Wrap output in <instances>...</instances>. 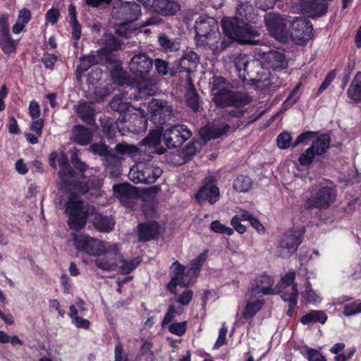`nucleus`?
Wrapping results in <instances>:
<instances>
[{"label":"nucleus","mask_w":361,"mask_h":361,"mask_svg":"<svg viewBox=\"0 0 361 361\" xmlns=\"http://www.w3.org/2000/svg\"><path fill=\"white\" fill-rule=\"evenodd\" d=\"M65 212L69 215L68 224L75 231L83 228L89 216L94 215L93 224L101 232L108 233L112 231L114 221L110 216H103L96 212V208L85 204L77 196L71 195L65 204Z\"/></svg>","instance_id":"1"},{"label":"nucleus","mask_w":361,"mask_h":361,"mask_svg":"<svg viewBox=\"0 0 361 361\" xmlns=\"http://www.w3.org/2000/svg\"><path fill=\"white\" fill-rule=\"evenodd\" d=\"M71 161L74 167L80 172H84L85 171H86L87 168V164L85 162L80 161L78 157L79 150L73 147L71 150Z\"/></svg>","instance_id":"53"},{"label":"nucleus","mask_w":361,"mask_h":361,"mask_svg":"<svg viewBox=\"0 0 361 361\" xmlns=\"http://www.w3.org/2000/svg\"><path fill=\"white\" fill-rule=\"evenodd\" d=\"M316 156L313 147H310L299 156L298 162L302 166H310Z\"/></svg>","instance_id":"48"},{"label":"nucleus","mask_w":361,"mask_h":361,"mask_svg":"<svg viewBox=\"0 0 361 361\" xmlns=\"http://www.w3.org/2000/svg\"><path fill=\"white\" fill-rule=\"evenodd\" d=\"M250 45H267V42L263 37H261L260 33L255 27L250 25Z\"/></svg>","instance_id":"56"},{"label":"nucleus","mask_w":361,"mask_h":361,"mask_svg":"<svg viewBox=\"0 0 361 361\" xmlns=\"http://www.w3.org/2000/svg\"><path fill=\"white\" fill-rule=\"evenodd\" d=\"M114 361H128V355L123 354V348L120 342L115 346Z\"/></svg>","instance_id":"64"},{"label":"nucleus","mask_w":361,"mask_h":361,"mask_svg":"<svg viewBox=\"0 0 361 361\" xmlns=\"http://www.w3.org/2000/svg\"><path fill=\"white\" fill-rule=\"evenodd\" d=\"M247 2H241L236 7L234 17H226L221 21L223 31L229 39L240 44H248Z\"/></svg>","instance_id":"5"},{"label":"nucleus","mask_w":361,"mask_h":361,"mask_svg":"<svg viewBox=\"0 0 361 361\" xmlns=\"http://www.w3.org/2000/svg\"><path fill=\"white\" fill-rule=\"evenodd\" d=\"M152 65V59L145 53L135 54L128 63L129 70L135 80L146 79Z\"/></svg>","instance_id":"17"},{"label":"nucleus","mask_w":361,"mask_h":361,"mask_svg":"<svg viewBox=\"0 0 361 361\" xmlns=\"http://www.w3.org/2000/svg\"><path fill=\"white\" fill-rule=\"evenodd\" d=\"M274 283L272 276L267 274L261 275L256 279L252 290L256 293H262L267 295L279 293V291L275 292L272 288Z\"/></svg>","instance_id":"23"},{"label":"nucleus","mask_w":361,"mask_h":361,"mask_svg":"<svg viewBox=\"0 0 361 361\" xmlns=\"http://www.w3.org/2000/svg\"><path fill=\"white\" fill-rule=\"evenodd\" d=\"M152 10L162 16H173L180 10L177 0H148Z\"/></svg>","instance_id":"22"},{"label":"nucleus","mask_w":361,"mask_h":361,"mask_svg":"<svg viewBox=\"0 0 361 361\" xmlns=\"http://www.w3.org/2000/svg\"><path fill=\"white\" fill-rule=\"evenodd\" d=\"M102 132L108 139H111L116 133V126L113 119L104 117L100 120Z\"/></svg>","instance_id":"40"},{"label":"nucleus","mask_w":361,"mask_h":361,"mask_svg":"<svg viewBox=\"0 0 361 361\" xmlns=\"http://www.w3.org/2000/svg\"><path fill=\"white\" fill-rule=\"evenodd\" d=\"M119 255V250L117 248L116 255L108 254L106 252H103L102 257L97 258L94 260V264L97 267L104 271H114L118 266L117 263V257Z\"/></svg>","instance_id":"27"},{"label":"nucleus","mask_w":361,"mask_h":361,"mask_svg":"<svg viewBox=\"0 0 361 361\" xmlns=\"http://www.w3.org/2000/svg\"><path fill=\"white\" fill-rule=\"evenodd\" d=\"M188 106L196 111L199 108V97L193 85L190 84L185 94Z\"/></svg>","instance_id":"38"},{"label":"nucleus","mask_w":361,"mask_h":361,"mask_svg":"<svg viewBox=\"0 0 361 361\" xmlns=\"http://www.w3.org/2000/svg\"><path fill=\"white\" fill-rule=\"evenodd\" d=\"M336 197L335 186H324L319 189L314 197L306 200L305 207L307 209H326L336 201Z\"/></svg>","instance_id":"11"},{"label":"nucleus","mask_w":361,"mask_h":361,"mask_svg":"<svg viewBox=\"0 0 361 361\" xmlns=\"http://www.w3.org/2000/svg\"><path fill=\"white\" fill-rule=\"evenodd\" d=\"M125 124L123 128H126L128 131L135 134L144 133L147 128V121L141 115L133 114L129 119H127V115H120L116 121V128L120 130V125Z\"/></svg>","instance_id":"19"},{"label":"nucleus","mask_w":361,"mask_h":361,"mask_svg":"<svg viewBox=\"0 0 361 361\" xmlns=\"http://www.w3.org/2000/svg\"><path fill=\"white\" fill-rule=\"evenodd\" d=\"M102 186V180L99 178H92L88 180L85 183H78L75 189L80 194L85 195L90 193V195H97Z\"/></svg>","instance_id":"29"},{"label":"nucleus","mask_w":361,"mask_h":361,"mask_svg":"<svg viewBox=\"0 0 361 361\" xmlns=\"http://www.w3.org/2000/svg\"><path fill=\"white\" fill-rule=\"evenodd\" d=\"M293 137L290 133L288 132H283L280 133L276 138V142L279 148L281 149H286L292 147Z\"/></svg>","instance_id":"52"},{"label":"nucleus","mask_w":361,"mask_h":361,"mask_svg":"<svg viewBox=\"0 0 361 361\" xmlns=\"http://www.w3.org/2000/svg\"><path fill=\"white\" fill-rule=\"evenodd\" d=\"M264 23L270 35L279 41L286 39L287 21L279 13L270 12L264 15Z\"/></svg>","instance_id":"16"},{"label":"nucleus","mask_w":361,"mask_h":361,"mask_svg":"<svg viewBox=\"0 0 361 361\" xmlns=\"http://www.w3.org/2000/svg\"><path fill=\"white\" fill-rule=\"evenodd\" d=\"M187 325V322H175L169 325V331L173 334L181 336L185 333Z\"/></svg>","instance_id":"59"},{"label":"nucleus","mask_w":361,"mask_h":361,"mask_svg":"<svg viewBox=\"0 0 361 361\" xmlns=\"http://www.w3.org/2000/svg\"><path fill=\"white\" fill-rule=\"evenodd\" d=\"M113 190L115 196L123 204L129 205L135 196V188L128 183L114 185Z\"/></svg>","instance_id":"25"},{"label":"nucleus","mask_w":361,"mask_h":361,"mask_svg":"<svg viewBox=\"0 0 361 361\" xmlns=\"http://www.w3.org/2000/svg\"><path fill=\"white\" fill-rule=\"evenodd\" d=\"M269 47L267 45L264 46V48H256L253 51L255 57L258 56L264 59L267 65L264 68L272 69L274 71H281L286 69L288 66L287 61H286L285 54L282 52L270 50ZM265 66L264 63H263Z\"/></svg>","instance_id":"14"},{"label":"nucleus","mask_w":361,"mask_h":361,"mask_svg":"<svg viewBox=\"0 0 361 361\" xmlns=\"http://www.w3.org/2000/svg\"><path fill=\"white\" fill-rule=\"evenodd\" d=\"M159 233V225L156 221H148L138 225V239L140 241H149L155 238Z\"/></svg>","instance_id":"24"},{"label":"nucleus","mask_w":361,"mask_h":361,"mask_svg":"<svg viewBox=\"0 0 361 361\" xmlns=\"http://www.w3.org/2000/svg\"><path fill=\"white\" fill-rule=\"evenodd\" d=\"M280 293L281 299L285 302H288V305L298 304V289L297 283L292 286L291 291L284 290Z\"/></svg>","instance_id":"41"},{"label":"nucleus","mask_w":361,"mask_h":361,"mask_svg":"<svg viewBox=\"0 0 361 361\" xmlns=\"http://www.w3.org/2000/svg\"><path fill=\"white\" fill-rule=\"evenodd\" d=\"M97 58L94 56H86L80 59V64L77 67V72L83 73L96 63Z\"/></svg>","instance_id":"54"},{"label":"nucleus","mask_w":361,"mask_h":361,"mask_svg":"<svg viewBox=\"0 0 361 361\" xmlns=\"http://www.w3.org/2000/svg\"><path fill=\"white\" fill-rule=\"evenodd\" d=\"M336 70L333 69L330 71L326 75L324 80L322 81L320 87L318 90L315 93V97L320 96L330 85V84L334 81L336 76Z\"/></svg>","instance_id":"51"},{"label":"nucleus","mask_w":361,"mask_h":361,"mask_svg":"<svg viewBox=\"0 0 361 361\" xmlns=\"http://www.w3.org/2000/svg\"><path fill=\"white\" fill-rule=\"evenodd\" d=\"M252 66L251 75H250V85L255 86L263 93L272 94L283 84L278 79L274 81V78L271 76L270 71L264 68L260 60L254 59L250 62Z\"/></svg>","instance_id":"6"},{"label":"nucleus","mask_w":361,"mask_h":361,"mask_svg":"<svg viewBox=\"0 0 361 361\" xmlns=\"http://www.w3.org/2000/svg\"><path fill=\"white\" fill-rule=\"evenodd\" d=\"M195 197L200 203L208 201L211 204H213L218 201L219 190L214 183V178L207 177L205 178L204 185L199 190Z\"/></svg>","instance_id":"21"},{"label":"nucleus","mask_w":361,"mask_h":361,"mask_svg":"<svg viewBox=\"0 0 361 361\" xmlns=\"http://www.w3.org/2000/svg\"><path fill=\"white\" fill-rule=\"evenodd\" d=\"M235 71L238 78L243 85L246 84L247 66L248 65V56L245 54H239L234 61Z\"/></svg>","instance_id":"33"},{"label":"nucleus","mask_w":361,"mask_h":361,"mask_svg":"<svg viewBox=\"0 0 361 361\" xmlns=\"http://www.w3.org/2000/svg\"><path fill=\"white\" fill-rule=\"evenodd\" d=\"M92 135L90 130L82 126H75L73 130V141L80 145H87L92 140Z\"/></svg>","instance_id":"31"},{"label":"nucleus","mask_w":361,"mask_h":361,"mask_svg":"<svg viewBox=\"0 0 361 361\" xmlns=\"http://www.w3.org/2000/svg\"><path fill=\"white\" fill-rule=\"evenodd\" d=\"M209 251L205 250L194 258L189 264L188 270L178 261L174 262L170 268L171 281L167 285L168 290L174 295L177 294L176 287H186L193 283L198 276L200 269L206 261Z\"/></svg>","instance_id":"3"},{"label":"nucleus","mask_w":361,"mask_h":361,"mask_svg":"<svg viewBox=\"0 0 361 361\" xmlns=\"http://www.w3.org/2000/svg\"><path fill=\"white\" fill-rule=\"evenodd\" d=\"M155 129L151 130L148 136L142 140L144 145L157 146L161 142V136H163V126H155Z\"/></svg>","instance_id":"37"},{"label":"nucleus","mask_w":361,"mask_h":361,"mask_svg":"<svg viewBox=\"0 0 361 361\" xmlns=\"http://www.w3.org/2000/svg\"><path fill=\"white\" fill-rule=\"evenodd\" d=\"M328 319L327 314L322 310H310L308 313L301 317L300 321L304 325L314 323L324 324Z\"/></svg>","instance_id":"32"},{"label":"nucleus","mask_w":361,"mask_h":361,"mask_svg":"<svg viewBox=\"0 0 361 361\" xmlns=\"http://www.w3.org/2000/svg\"><path fill=\"white\" fill-rule=\"evenodd\" d=\"M192 132L184 124H177L166 129L163 134V139L168 148H178L192 137Z\"/></svg>","instance_id":"12"},{"label":"nucleus","mask_w":361,"mask_h":361,"mask_svg":"<svg viewBox=\"0 0 361 361\" xmlns=\"http://www.w3.org/2000/svg\"><path fill=\"white\" fill-rule=\"evenodd\" d=\"M130 23L123 21L120 25L116 29V33L121 37L128 38L130 37L133 30L130 29Z\"/></svg>","instance_id":"61"},{"label":"nucleus","mask_w":361,"mask_h":361,"mask_svg":"<svg viewBox=\"0 0 361 361\" xmlns=\"http://www.w3.org/2000/svg\"><path fill=\"white\" fill-rule=\"evenodd\" d=\"M0 47L2 51L7 54L15 51L16 45L11 39L10 33L0 34Z\"/></svg>","instance_id":"39"},{"label":"nucleus","mask_w":361,"mask_h":361,"mask_svg":"<svg viewBox=\"0 0 361 361\" xmlns=\"http://www.w3.org/2000/svg\"><path fill=\"white\" fill-rule=\"evenodd\" d=\"M129 103L123 100V98L120 95H116L110 102V107L111 109L122 113L129 108Z\"/></svg>","instance_id":"45"},{"label":"nucleus","mask_w":361,"mask_h":361,"mask_svg":"<svg viewBox=\"0 0 361 361\" xmlns=\"http://www.w3.org/2000/svg\"><path fill=\"white\" fill-rule=\"evenodd\" d=\"M302 86V82H299L294 88L291 90L286 99L282 104L283 110L286 111L290 109L295 103H297L300 97L301 93L300 89Z\"/></svg>","instance_id":"36"},{"label":"nucleus","mask_w":361,"mask_h":361,"mask_svg":"<svg viewBox=\"0 0 361 361\" xmlns=\"http://www.w3.org/2000/svg\"><path fill=\"white\" fill-rule=\"evenodd\" d=\"M361 312V300H355L343 306V314L345 317H350Z\"/></svg>","instance_id":"50"},{"label":"nucleus","mask_w":361,"mask_h":361,"mask_svg":"<svg viewBox=\"0 0 361 361\" xmlns=\"http://www.w3.org/2000/svg\"><path fill=\"white\" fill-rule=\"evenodd\" d=\"M347 95L353 102H361V86L351 83L347 90Z\"/></svg>","instance_id":"55"},{"label":"nucleus","mask_w":361,"mask_h":361,"mask_svg":"<svg viewBox=\"0 0 361 361\" xmlns=\"http://www.w3.org/2000/svg\"><path fill=\"white\" fill-rule=\"evenodd\" d=\"M159 45L165 51H173L178 49V44L166 35H161L158 39Z\"/></svg>","instance_id":"49"},{"label":"nucleus","mask_w":361,"mask_h":361,"mask_svg":"<svg viewBox=\"0 0 361 361\" xmlns=\"http://www.w3.org/2000/svg\"><path fill=\"white\" fill-rule=\"evenodd\" d=\"M74 244L78 251L90 256H102L103 252L116 255L117 245L104 243L97 238L85 235H75Z\"/></svg>","instance_id":"7"},{"label":"nucleus","mask_w":361,"mask_h":361,"mask_svg":"<svg viewBox=\"0 0 361 361\" xmlns=\"http://www.w3.org/2000/svg\"><path fill=\"white\" fill-rule=\"evenodd\" d=\"M9 14L6 13H0V34L9 32Z\"/></svg>","instance_id":"63"},{"label":"nucleus","mask_w":361,"mask_h":361,"mask_svg":"<svg viewBox=\"0 0 361 361\" xmlns=\"http://www.w3.org/2000/svg\"><path fill=\"white\" fill-rule=\"evenodd\" d=\"M210 228L212 231L216 233L226 234L231 235L233 231L231 228L223 225L219 221H213L210 224Z\"/></svg>","instance_id":"57"},{"label":"nucleus","mask_w":361,"mask_h":361,"mask_svg":"<svg viewBox=\"0 0 361 361\" xmlns=\"http://www.w3.org/2000/svg\"><path fill=\"white\" fill-rule=\"evenodd\" d=\"M163 173V170L154 161L146 160L133 165L129 172L128 178L135 183L152 184Z\"/></svg>","instance_id":"8"},{"label":"nucleus","mask_w":361,"mask_h":361,"mask_svg":"<svg viewBox=\"0 0 361 361\" xmlns=\"http://www.w3.org/2000/svg\"><path fill=\"white\" fill-rule=\"evenodd\" d=\"M312 32V24L307 19L295 18L290 24V35L297 44H302L310 40Z\"/></svg>","instance_id":"18"},{"label":"nucleus","mask_w":361,"mask_h":361,"mask_svg":"<svg viewBox=\"0 0 361 361\" xmlns=\"http://www.w3.org/2000/svg\"><path fill=\"white\" fill-rule=\"evenodd\" d=\"M212 100L220 107L233 106L235 109L229 111L231 117H240L245 113L242 109L248 103V95L246 93L233 92L231 85L221 76H214L212 82Z\"/></svg>","instance_id":"2"},{"label":"nucleus","mask_w":361,"mask_h":361,"mask_svg":"<svg viewBox=\"0 0 361 361\" xmlns=\"http://www.w3.org/2000/svg\"><path fill=\"white\" fill-rule=\"evenodd\" d=\"M319 134V131H305L300 134L292 144V148L296 147L298 145H305L307 142L313 140L316 136Z\"/></svg>","instance_id":"47"},{"label":"nucleus","mask_w":361,"mask_h":361,"mask_svg":"<svg viewBox=\"0 0 361 361\" xmlns=\"http://www.w3.org/2000/svg\"><path fill=\"white\" fill-rule=\"evenodd\" d=\"M196 42L197 45L212 49H225L229 42L225 39L219 42L221 34L217 21L207 16H200L195 21Z\"/></svg>","instance_id":"4"},{"label":"nucleus","mask_w":361,"mask_h":361,"mask_svg":"<svg viewBox=\"0 0 361 361\" xmlns=\"http://www.w3.org/2000/svg\"><path fill=\"white\" fill-rule=\"evenodd\" d=\"M150 121L155 126H163L171 117L172 106L166 100L153 99L149 102Z\"/></svg>","instance_id":"13"},{"label":"nucleus","mask_w":361,"mask_h":361,"mask_svg":"<svg viewBox=\"0 0 361 361\" xmlns=\"http://www.w3.org/2000/svg\"><path fill=\"white\" fill-rule=\"evenodd\" d=\"M140 263V259L138 257L133 258L130 261L125 259L119 260L120 271L123 274H128L134 270Z\"/></svg>","instance_id":"42"},{"label":"nucleus","mask_w":361,"mask_h":361,"mask_svg":"<svg viewBox=\"0 0 361 361\" xmlns=\"http://www.w3.org/2000/svg\"><path fill=\"white\" fill-rule=\"evenodd\" d=\"M90 151L94 154L103 157L106 165L116 164L119 162L118 154L134 157L138 152V148L127 143H118L115 147V152L106 145L101 143L93 144Z\"/></svg>","instance_id":"9"},{"label":"nucleus","mask_w":361,"mask_h":361,"mask_svg":"<svg viewBox=\"0 0 361 361\" xmlns=\"http://www.w3.org/2000/svg\"><path fill=\"white\" fill-rule=\"evenodd\" d=\"M230 126L228 124L224 125L222 127L207 126L202 128L200 135L206 142L211 139H216L226 133Z\"/></svg>","instance_id":"28"},{"label":"nucleus","mask_w":361,"mask_h":361,"mask_svg":"<svg viewBox=\"0 0 361 361\" xmlns=\"http://www.w3.org/2000/svg\"><path fill=\"white\" fill-rule=\"evenodd\" d=\"M154 66L159 74L166 75L169 73V63L161 59L154 60Z\"/></svg>","instance_id":"62"},{"label":"nucleus","mask_w":361,"mask_h":361,"mask_svg":"<svg viewBox=\"0 0 361 361\" xmlns=\"http://www.w3.org/2000/svg\"><path fill=\"white\" fill-rule=\"evenodd\" d=\"M197 63V55L194 52H190L183 56L179 60V71H186L187 73H191L196 69Z\"/></svg>","instance_id":"30"},{"label":"nucleus","mask_w":361,"mask_h":361,"mask_svg":"<svg viewBox=\"0 0 361 361\" xmlns=\"http://www.w3.org/2000/svg\"><path fill=\"white\" fill-rule=\"evenodd\" d=\"M77 111L78 115L85 123L91 124L94 121V117L95 111L92 104L83 103L80 104L78 106Z\"/></svg>","instance_id":"34"},{"label":"nucleus","mask_w":361,"mask_h":361,"mask_svg":"<svg viewBox=\"0 0 361 361\" xmlns=\"http://www.w3.org/2000/svg\"><path fill=\"white\" fill-rule=\"evenodd\" d=\"M305 232L304 228H292L283 233L279 241V247L284 252L283 257H288L298 250L303 240Z\"/></svg>","instance_id":"15"},{"label":"nucleus","mask_w":361,"mask_h":361,"mask_svg":"<svg viewBox=\"0 0 361 361\" xmlns=\"http://www.w3.org/2000/svg\"><path fill=\"white\" fill-rule=\"evenodd\" d=\"M68 169H65V167L63 169H60L59 171V177L61 180V181L64 184L67 185H72L75 183V172L74 170L71 168L70 165H68Z\"/></svg>","instance_id":"46"},{"label":"nucleus","mask_w":361,"mask_h":361,"mask_svg":"<svg viewBox=\"0 0 361 361\" xmlns=\"http://www.w3.org/2000/svg\"><path fill=\"white\" fill-rule=\"evenodd\" d=\"M103 44L104 49L106 52H111L121 47V42L112 35L106 36Z\"/></svg>","instance_id":"44"},{"label":"nucleus","mask_w":361,"mask_h":361,"mask_svg":"<svg viewBox=\"0 0 361 361\" xmlns=\"http://www.w3.org/2000/svg\"><path fill=\"white\" fill-rule=\"evenodd\" d=\"M227 332H228V328L226 326V324L223 323L221 325V328L219 330L217 340L214 345V347H213L214 349H218L226 343V336Z\"/></svg>","instance_id":"60"},{"label":"nucleus","mask_w":361,"mask_h":361,"mask_svg":"<svg viewBox=\"0 0 361 361\" xmlns=\"http://www.w3.org/2000/svg\"><path fill=\"white\" fill-rule=\"evenodd\" d=\"M331 138L328 133H320L312 140L310 147H313L317 156L324 155L330 148Z\"/></svg>","instance_id":"26"},{"label":"nucleus","mask_w":361,"mask_h":361,"mask_svg":"<svg viewBox=\"0 0 361 361\" xmlns=\"http://www.w3.org/2000/svg\"><path fill=\"white\" fill-rule=\"evenodd\" d=\"M293 13L306 14L312 18L324 16L328 11L327 2L319 0H291Z\"/></svg>","instance_id":"10"},{"label":"nucleus","mask_w":361,"mask_h":361,"mask_svg":"<svg viewBox=\"0 0 361 361\" xmlns=\"http://www.w3.org/2000/svg\"><path fill=\"white\" fill-rule=\"evenodd\" d=\"M248 220V212H245L240 215H235L231 221V224L233 228L239 233H244L246 230V226L243 225L241 221Z\"/></svg>","instance_id":"43"},{"label":"nucleus","mask_w":361,"mask_h":361,"mask_svg":"<svg viewBox=\"0 0 361 361\" xmlns=\"http://www.w3.org/2000/svg\"><path fill=\"white\" fill-rule=\"evenodd\" d=\"M233 188L239 192H246L248 191V180L245 176H239L233 183Z\"/></svg>","instance_id":"58"},{"label":"nucleus","mask_w":361,"mask_h":361,"mask_svg":"<svg viewBox=\"0 0 361 361\" xmlns=\"http://www.w3.org/2000/svg\"><path fill=\"white\" fill-rule=\"evenodd\" d=\"M138 82L139 92L143 95L152 96L157 92L156 83L152 80L146 78L143 80H136Z\"/></svg>","instance_id":"35"},{"label":"nucleus","mask_w":361,"mask_h":361,"mask_svg":"<svg viewBox=\"0 0 361 361\" xmlns=\"http://www.w3.org/2000/svg\"><path fill=\"white\" fill-rule=\"evenodd\" d=\"M140 13V4L132 1L123 2L118 8H114V14L117 18L130 23L136 20Z\"/></svg>","instance_id":"20"}]
</instances>
